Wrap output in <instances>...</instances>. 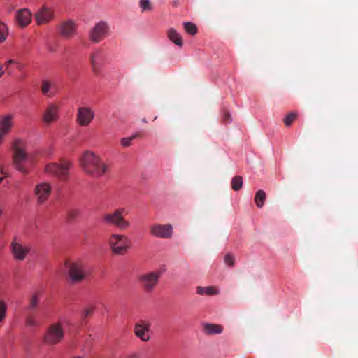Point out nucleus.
I'll return each mask as SVG.
<instances>
[{"label":"nucleus","mask_w":358,"mask_h":358,"mask_svg":"<svg viewBox=\"0 0 358 358\" xmlns=\"http://www.w3.org/2000/svg\"><path fill=\"white\" fill-rule=\"evenodd\" d=\"M7 306L3 301H0V322L6 317Z\"/></svg>","instance_id":"nucleus-34"},{"label":"nucleus","mask_w":358,"mask_h":358,"mask_svg":"<svg viewBox=\"0 0 358 358\" xmlns=\"http://www.w3.org/2000/svg\"><path fill=\"white\" fill-rule=\"evenodd\" d=\"M13 116L8 115L0 122V143L3 141L4 136L8 133L13 126Z\"/></svg>","instance_id":"nucleus-19"},{"label":"nucleus","mask_w":358,"mask_h":358,"mask_svg":"<svg viewBox=\"0 0 358 358\" xmlns=\"http://www.w3.org/2000/svg\"><path fill=\"white\" fill-rule=\"evenodd\" d=\"M142 122H144V123H147L148 122L145 118H143L142 120Z\"/></svg>","instance_id":"nucleus-43"},{"label":"nucleus","mask_w":358,"mask_h":358,"mask_svg":"<svg viewBox=\"0 0 358 358\" xmlns=\"http://www.w3.org/2000/svg\"><path fill=\"white\" fill-rule=\"evenodd\" d=\"M224 262L229 266H234V257L232 255L228 253L224 257Z\"/></svg>","instance_id":"nucleus-35"},{"label":"nucleus","mask_w":358,"mask_h":358,"mask_svg":"<svg viewBox=\"0 0 358 358\" xmlns=\"http://www.w3.org/2000/svg\"><path fill=\"white\" fill-rule=\"evenodd\" d=\"M52 192V187L50 183L41 182L36 185L34 192L36 197L37 203L43 204L50 197Z\"/></svg>","instance_id":"nucleus-13"},{"label":"nucleus","mask_w":358,"mask_h":358,"mask_svg":"<svg viewBox=\"0 0 358 358\" xmlns=\"http://www.w3.org/2000/svg\"><path fill=\"white\" fill-rule=\"evenodd\" d=\"M223 121L225 122H231V115L227 110H223Z\"/></svg>","instance_id":"nucleus-38"},{"label":"nucleus","mask_w":358,"mask_h":358,"mask_svg":"<svg viewBox=\"0 0 358 358\" xmlns=\"http://www.w3.org/2000/svg\"><path fill=\"white\" fill-rule=\"evenodd\" d=\"M150 324L145 320H141L136 323L134 328L135 336L143 341H148L150 340Z\"/></svg>","instance_id":"nucleus-15"},{"label":"nucleus","mask_w":358,"mask_h":358,"mask_svg":"<svg viewBox=\"0 0 358 358\" xmlns=\"http://www.w3.org/2000/svg\"><path fill=\"white\" fill-rule=\"evenodd\" d=\"M298 113L296 112H291L288 113L283 119V122L286 127H290L294 121L296 119Z\"/></svg>","instance_id":"nucleus-28"},{"label":"nucleus","mask_w":358,"mask_h":358,"mask_svg":"<svg viewBox=\"0 0 358 358\" xmlns=\"http://www.w3.org/2000/svg\"><path fill=\"white\" fill-rule=\"evenodd\" d=\"M183 27L185 31L190 35L194 36L197 33V27L194 23L189 22H184Z\"/></svg>","instance_id":"nucleus-27"},{"label":"nucleus","mask_w":358,"mask_h":358,"mask_svg":"<svg viewBox=\"0 0 358 358\" xmlns=\"http://www.w3.org/2000/svg\"><path fill=\"white\" fill-rule=\"evenodd\" d=\"M139 5L142 12L150 11L152 10V6L150 0H141Z\"/></svg>","instance_id":"nucleus-31"},{"label":"nucleus","mask_w":358,"mask_h":358,"mask_svg":"<svg viewBox=\"0 0 358 358\" xmlns=\"http://www.w3.org/2000/svg\"><path fill=\"white\" fill-rule=\"evenodd\" d=\"M266 200V193L264 190L259 189L257 192L255 196V203L259 208H262L264 205Z\"/></svg>","instance_id":"nucleus-25"},{"label":"nucleus","mask_w":358,"mask_h":358,"mask_svg":"<svg viewBox=\"0 0 358 358\" xmlns=\"http://www.w3.org/2000/svg\"><path fill=\"white\" fill-rule=\"evenodd\" d=\"M59 107L57 104H49L44 111L43 120L46 124H50L53 122H55L59 119Z\"/></svg>","instance_id":"nucleus-17"},{"label":"nucleus","mask_w":358,"mask_h":358,"mask_svg":"<svg viewBox=\"0 0 358 358\" xmlns=\"http://www.w3.org/2000/svg\"><path fill=\"white\" fill-rule=\"evenodd\" d=\"M93 311H94V308L89 307L83 311L82 317H83V319H85L88 316L91 315L92 314Z\"/></svg>","instance_id":"nucleus-37"},{"label":"nucleus","mask_w":358,"mask_h":358,"mask_svg":"<svg viewBox=\"0 0 358 358\" xmlns=\"http://www.w3.org/2000/svg\"><path fill=\"white\" fill-rule=\"evenodd\" d=\"M36 24H47L55 19L54 10L45 5L38 8L34 15Z\"/></svg>","instance_id":"nucleus-11"},{"label":"nucleus","mask_w":358,"mask_h":358,"mask_svg":"<svg viewBox=\"0 0 358 358\" xmlns=\"http://www.w3.org/2000/svg\"><path fill=\"white\" fill-rule=\"evenodd\" d=\"M150 234L160 238H171L173 234V228L170 224H155L150 227Z\"/></svg>","instance_id":"nucleus-14"},{"label":"nucleus","mask_w":358,"mask_h":358,"mask_svg":"<svg viewBox=\"0 0 358 358\" xmlns=\"http://www.w3.org/2000/svg\"><path fill=\"white\" fill-rule=\"evenodd\" d=\"M39 302V297L38 294H34L31 296L29 301V309L34 310L38 306Z\"/></svg>","instance_id":"nucleus-32"},{"label":"nucleus","mask_w":358,"mask_h":358,"mask_svg":"<svg viewBox=\"0 0 358 358\" xmlns=\"http://www.w3.org/2000/svg\"><path fill=\"white\" fill-rule=\"evenodd\" d=\"M231 189L234 191H238L243 187V178L240 176H236L231 180Z\"/></svg>","instance_id":"nucleus-26"},{"label":"nucleus","mask_w":358,"mask_h":358,"mask_svg":"<svg viewBox=\"0 0 358 358\" xmlns=\"http://www.w3.org/2000/svg\"><path fill=\"white\" fill-rule=\"evenodd\" d=\"M132 357H135V355H133V356L131 357V358H132Z\"/></svg>","instance_id":"nucleus-46"},{"label":"nucleus","mask_w":358,"mask_h":358,"mask_svg":"<svg viewBox=\"0 0 358 358\" xmlns=\"http://www.w3.org/2000/svg\"><path fill=\"white\" fill-rule=\"evenodd\" d=\"M3 178H0V183L2 182Z\"/></svg>","instance_id":"nucleus-45"},{"label":"nucleus","mask_w":358,"mask_h":358,"mask_svg":"<svg viewBox=\"0 0 358 358\" xmlns=\"http://www.w3.org/2000/svg\"><path fill=\"white\" fill-rule=\"evenodd\" d=\"M2 213H3V211H2V210L0 208V216L2 215Z\"/></svg>","instance_id":"nucleus-44"},{"label":"nucleus","mask_w":358,"mask_h":358,"mask_svg":"<svg viewBox=\"0 0 358 358\" xmlns=\"http://www.w3.org/2000/svg\"><path fill=\"white\" fill-rule=\"evenodd\" d=\"M80 166L87 175L94 178L101 177L107 171V165L94 152L87 150L80 157Z\"/></svg>","instance_id":"nucleus-1"},{"label":"nucleus","mask_w":358,"mask_h":358,"mask_svg":"<svg viewBox=\"0 0 358 358\" xmlns=\"http://www.w3.org/2000/svg\"><path fill=\"white\" fill-rule=\"evenodd\" d=\"M3 173V167L0 166V174Z\"/></svg>","instance_id":"nucleus-42"},{"label":"nucleus","mask_w":358,"mask_h":358,"mask_svg":"<svg viewBox=\"0 0 358 358\" xmlns=\"http://www.w3.org/2000/svg\"><path fill=\"white\" fill-rule=\"evenodd\" d=\"M103 57L101 52L99 50L94 51L90 57V64L92 65V71L94 73H97L99 68L102 62Z\"/></svg>","instance_id":"nucleus-20"},{"label":"nucleus","mask_w":358,"mask_h":358,"mask_svg":"<svg viewBox=\"0 0 358 358\" xmlns=\"http://www.w3.org/2000/svg\"><path fill=\"white\" fill-rule=\"evenodd\" d=\"M168 38L179 47L183 45V41L181 35L173 28H170L167 31Z\"/></svg>","instance_id":"nucleus-21"},{"label":"nucleus","mask_w":358,"mask_h":358,"mask_svg":"<svg viewBox=\"0 0 358 358\" xmlns=\"http://www.w3.org/2000/svg\"><path fill=\"white\" fill-rule=\"evenodd\" d=\"M65 267L69 279L72 283L80 282L88 275L86 265L80 259L67 261L65 262Z\"/></svg>","instance_id":"nucleus-5"},{"label":"nucleus","mask_w":358,"mask_h":358,"mask_svg":"<svg viewBox=\"0 0 358 358\" xmlns=\"http://www.w3.org/2000/svg\"><path fill=\"white\" fill-rule=\"evenodd\" d=\"M110 27L104 21H100L89 31V39L94 43H98L103 41L109 34Z\"/></svg>","instance_id":"nucleus-9"},{"label":"nucleus","mask_w":358,"mask_h":358,"mask_svg":"<svg viewBox=\"0 0 358 358\" xmlns=\"http://www.w3.org/2000/svg\"><path fill=\"white\" fill-rule=\"evenodd\" d=\"M80 215V210L76 208H71L66 213V220L69 222L74 221Z\"/></svg>","instance_id":"nucleus-29"},{"label":"nucleus","mask_w":358,"mask_h":358,"mask_svg":"<svg viewBox=\"0 0 358 358\" xmlns=\"http://www.w3.org/2000/svg\"><path fill=\"white\" fill-rule=\"evenodd\" d=\"M12 150L13 167L23 174H28L29 171L24 166V163L28 159L25 142L21 139H15L12 144Z\"/></svg>","instance_id":"nucleus-3"},{"label":"nucleus","mask_w":358,"mask_h":358,"mask_svg":"<svg viewBox=\"0 0 358 358\" xmlns=\"http://www.w3.org/2000/svg\"><path fill=\"white\" fill-rule=\"evenodd\" d=\"M162 272L156 270L140 275L138 280L143 289L147 293H150L159 284Z\"/></svg>","instance_id":"nucleus-8"},{"label":"nucleus","mask_w":358,"mask_h":358,"mask_svg":"<svg viewBox=\"0 0 358 358\" xmlns=\"http://www.w3.org/2000/svg\"><path fill=\"white\" fill-rule=\"evenodd\" d=\"M65 331L62 324L59 322L51 324L43 334V341L48 345L59 344L64 338Z\"/></svg>","instance_id":"nucleus-6"},{"label":"nucleus","mask_w":358,"mask_h":358,"mask_svg":"<svg viewBox=\"0 0 358 358\" xmlns=\"http://www.w3.org/2000/svg\"><path fill=\"white\" fill-rule=\"evenodd\" d=\"M52 87V83L48 80H43L41 82V90L45 96H52L53 93L51 92V89Z\"/></svg>","instance_id":"nucleus-24"},{"label":"nucleus","mask_w":358,"mask_h":358,"mask_svg":"<svg viewBox=\"0 0 358 358\" xmlns=\"http://www.w3.org/2000/svg\"><path fill=\"white\" fill-rule=\"evenodd\" d=\"M15 62L14 60H13V59H10V60H8V61L6 63V68L8 69V66H9V65H11V64H15Z\"/></svg>","instance_id":"nucleus-39"},{"label":"nucleus","mask_w":358,"mask_h":358,"mask_svg":"<svg viewBox=\"0 0 358 358\" xmlns=\"http://www.w3.org/2000/svg\"><path fill=\"white\" fill-rule=\"evenodd\" d=\"M127 212L124 208H117L113 211L106 213L101 217L103 224L114 227L120 231L129 229L131 226L130 221L125 218Z\"/></svg>","instance_id":"nucleus-2"},{"label":"nucleus","mask_w":358,"mask_h":358,"mask_svg":"<svg viewBox=\"0 0 358 358\" xmlns=\"http://www.w3.org/2000/svg\"><path fill=\"white\" fill-rule=\"evenodd\" d=\"M94 115V112L90 107H79L77 110L76 122L81 127H87L90 124Z\"/></svg>","instance_id":"nucleus-12"},{"label":"nucleus","mask_w":358,"mask_h":358,"mask_svg":"<svg viewBox=\"0 0 358 358\" xmlns=\"http://www.w3.org/2000/svg\"><path fill=\"white\" fill-rule=\"evenodd\" d=\"M108 244L113 254L124 255L131 248V241L124 234L112 233L108 238Z\"/></svg>","instance_id":"nucleus-4"},{"label":"nucleus","mask_w":358,"mask_h":358,"mask_svg":"<svg viewBox=\"0 0 358 358\" xmlns=\"http://www.w3.org/2000/svg\"><path fill=\"white\" fill-rule=\"evenodd\" d=\"M4 74V71H3V66L0 65V78Z\"/></svg>","instance_id":"nucleus-40"},{"label":"nucleus","mask_w":358,"mask_h":358,"mask_svg":"<svg viewBox=\"0 0 358 358\" xmlns=\"http://www.w3.org/2000/svg\"><path fill=\"white\" fill-rule=\"evenodd\" d=\"M17 69H18L19 70H22V64H18V65H17Z\"/></svg>","instance_id":"nucleus-41"},{"label":"nucleus","mask_w":358,"mask_h":358,"mask_svg":"<svg viewBox=\"0 0 358 358\" xmlns=\"http://www.w3.org/2000/svg\"><path fill=\"white\" fill-rule=\"evenodd\" d=\"M7 27L6 25L0 22V43L4 41L7 36Z\"/></svg>","instance_id":"nucleus-33"},{"label":"nucleus","mask_w":358,"mask_h":358,"mask_svg":"<svg viewBox=\"0 0 358 358\" xmlns=\"http://www.w3.org/2000/svg\"><path fill=\"white\" fill-rule=\"evenodd\" d=\"M25 324L29 327H34L37 325V322L32 315H29L26 317Z\"/></svg>","instance_id":"nucleus-36"},{"label":"nucleus","mask_w":358,"mask_h":358,"mask_svg":"<svg viewBox=\"0 0 358 358\" xmlns=\"http://www.w3.org/2000/svg\"><path fill=\"white\" fill-rule=\"evenodd\" d=\"M32 20V14L29 9L22 8L16 14V20L21 27L27 26Z\"/></svg>","instance_id":"nucleus-18"},{"label":"nucleus","mask_w":358,"mask_h":358,"mask_svg":"<svg viewBox=\"0 0 358 358\" xmlns=\"http://www.w3.org/2000/svg\"><path fill=\"white\" fill-rule=\"evenodd\" d=\"M77 24L71 20H68L61 23L59 27V33L64 38H71L76 33Z\"/></svg>","instance_id":"nucleus-16"},{"label":"nucleus","mask_w":358,"mask_h":358,"mask_svg":"<svg viewBox=\"0 0 358 358\" xmlns=\"http://www.w3.org/2000/svg\"><path fill=\"white\" fill-rule=\"evenodd\" d=\"M72 164L70 162L62 160L60 163L52 162L45 166V172L54 176L59 180L65 181L69 178V169Z\"/></svg>","instance_id":"nucleus-7"},{"label":"nucleus","mask_w":358,"mask_h":358,"mask_svg":"<svg viewBox=\"0 0 358 358\" xmlns=\"http://www.w3.org/2000/svg\"><path fill=\"white\" fill-rule=\"evenodd\" d=\"M203 331L206 334H219L223 331V327L220 324L206 323L203 325Z\"/></svg>","instance_id":"nucleus-22"},{"label":"nucleus","mask_w":358,"mask_h":358,"mask_svg":"<svg viewBox=\"0 0 358 358\" xmlns=\"http://www.w3.org/2000/svg\"><path fill=\"white\" fill-rule=\"evenodd\" d=\"M10 248L14 259L17 261L24 260L31 250L30 245H22L17 237L13 238Z\"/></svg>","instance_id":"nucleus-10"},{"label":"nucleus","mask_w":358,"mask_h":358,"mask_svg":"<svg viewBox=\"0 0 358 358\" xmlns=\"http://www.w3.org/2000/svg\"><path fill=\"white\" fill-rule=\"evenodd\" d=\"M139 136V134L138 133H135L134 134H133L130 137H127V138H122L121 140H120V143H121V145L124 147V148H127V147H129L131 145V142L133 140L136 139V138H138Z\"/></svg>","instance_id":"nucleus-30"},{"label":"nucleus","mask_w":358,"mask_h":358,"mask_svg":"<svg viewBox=\"0 0 358 358\" xmlns=\"http://www.w3.org/2000/svg\"><path fill=\"white\" fill-rule=\"evenodd\" d=\"M196 293L199 295L213 296L217 295L219 294V291L213 286H198L196 287Z\"/></svg>","instance_id":"nucleus-23"}]
</instances>
